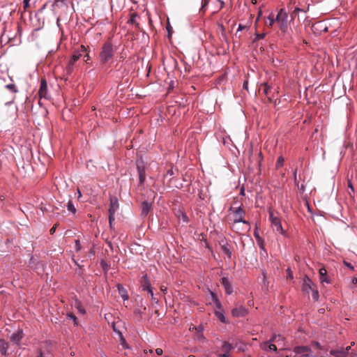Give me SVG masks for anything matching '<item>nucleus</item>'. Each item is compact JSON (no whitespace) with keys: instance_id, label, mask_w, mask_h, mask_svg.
<instances>
[{"instance_id":"f257e3e1","label":"nucleus","mask_w":357,"mask_h":357,"mask_svg":"<svg viewBox=\"0 0 357 357\" xmlns=\"http://www.w3.org/2000/svg\"><path fill=\"white\" fill-rule=\"evenodd\" d=\"M115 49L110 41L105 42L99 53V59L101 63L105 64L110 61L114 54Z\"/></svg>"},{"instance_id":"f03ea898","label":"nucleus","mask_w":357,"mask_h":357,"mask_svg":"<svg viewBox=\"0 0 357 357\" xmlns=\"http://www.w3.org/2000/svg\"><path fill=\"white\" fill-rule=\"evenodd\" d=\"M275 22L281 32L284 35L286 34L288 30V15L283 9H280L278 13Z\"/></svg>"},{"instance_id":"7ed1b4c3","label":"nucleus","mask_w":357,"mask_h":357,"mask_svg":"<svg viewBox=\"0 0 357 357\" xmlns=\"http://www.w3.org/2000/svg\"><path fill=\"white\" fill-rule=\"evenodd\" d=\"M229 211H232L233 221L234 224L243 222L248 226V230L250 229V223L244 220L245 213L241 206H238L237 208L231 207Z\"/></svg>"},{"instance_id":"20e7f679","label":"nucleus","mask_w":357,"mask_h":357,"mask_svg":"<svg viewBox=\"0 0 357 357\" xmlns=\"http://www.w3.org/2000/svg\"><path fill=\"white\" fill-rule=\"evenodd\" d=\"M269 219L271 222V225L273 227V229L276 231L280 233L284 237H287L288 234L286 230H284L282 226L280 219L275 215V213L273 211H269Z\"/></svg>"},{"instance_id":"39448f33","label":"nucleus","mask_w":357,"mask_h":357,"mask_svg":"<svg viewBox=\"0 0 357 357\" xmlns=\"http://www.w3.org/2000/svg\"><path fill=\"white\" fill-rule=\"evenodd\" d=\"M311 351V349L307 346H298L294 348V352L296 355H301L304 357L310 356Z\"/></svg>"},{"instance_id":"423d86ee","label":"nucleus","mask_w":357,"mask_h":357,"mask_svg":"<svg viewBox=\"0 0 357 357\" xmlns=\"http://www.w3.org/2000/svg\"><path fill=\"white\" fill-rule=\"evenodd\" d=\"M38 95L40 98L48 99L50 98L47 93V84L45 79H41L40 85L38 90Z\"/></svg>"},{"instance_id":"0eeeda50","label":"nucleus","mask_w":357,"mask_h":357,"mask_svg":"<svg viewBox=\"0 0 357 357\" xmlns=\"http://www.w3.org/2000/svg\"><path fill=\"white\" fill-rule=\"evenodd\" d=\"M314 285L313 282L307 276H305L303 279L302 289L305 293L310 294L314 289Z\"/></svg>"},{"instance_id":"6e6552de","label":"nucleus","mask_w":357,"mask_h":357,"mask_svg":"<svg viewBox=\"0 0 357 357\" xmlns=\"http://www.w3.org/2000/svg\"><path fill=\"white\" fill-rule=\"evenodd\" d=\"M350 349L351 346H348L345 349L340 348L337 349H332L330 354L335 357H346Z\"/></svg>"},{"instance_id":"1a4fd4ad","label":"nucleus","mask_w":357,"mask_h":357,"mask_svg":"<svg viewBox=\"0 0 357 357\" xmlns=\"http://www.w3.org/2000/svg\"><path fill=\"white\" fill-rule=\"evenodd\" d=\"M119 208V202L118 199L116 197H111L109 199V213L112 215H115L116 212Z\"/></svg>"},{"instance_id":"9d476101","label":"nucleus","mask_w":357,"mask_h":357,"mask_svg":"<svg viewBox=\"0 0 357 357\" xmlns=\"http://www.w3.org/2000/svg\"><path fill=\"white\" fill-rule=\"evenodd\" d=\"M247 313V309L242 305L236 307L231 310L232 315L236 317H244Z\"/></svg>"},{"instance_id":"9b49d317","label":"nucleus","mask_w":357,"mask_h":357,"mask_svg":"<svg viewBox=\"0 0 357 357\" xmlns=\"http://www.w3.org/2000/svg\"><path fill=\"white\" fill-rule=\"evenodd\" d=\"M23 337H24L23 331L22 329H19V330H17V331L16 333H14L10 336V340L13 342H14L17 344H19Z\"/></svg>"},{"instance_id":"f8f14e48","label":"nucleus","mask_w":357,"mask_h":357,"mask_svg":"<svg viewBox=\"0 0 357 357\" xmlns=\"http://www.w3.org/2000/svg\"><path fill=\"white\" fill-rule=\"evenodd\" d=\"M270 342L278 344V346L282 347H284V337L281 335L273 334L270 339Z\"/></svg>"},{"instance_id":"ddd939ff","label":"nucleus","mask_w":357,"mask_h":357,"mask_svg":"<svg viewBox=\"0 0 357 357\" xmlns=\"http://www.w3.org/2000/svg\"><path fill=\"white\" fill-rule=\"evenodd\" d=\"M221 283L223 285L225 292L227 294H231L233 291L232 287L227 278H222L221 279Z\"/></svg>"},{"instance_id":"4468645a","label":"nucleus","mask_w":357,"mask_h":357,"mask_svg":"<svg viewBox=\"0 0 357 357\" xmlns=\"http://www.w3.org/2000/svg\"><path fill=\"white\" fill-rule=\"evenodd\" d=\"M141 215L144 217H146L151 208V203L148 202L147 201L143 202L141 205Z\"/></svg>"},{"instance_id":"2eb2a0df","label":"nucleus","mask_w":357,"mask_h":357,"mask_svg":"<svg viewBox=\"0 0 357 357\" xmlns=\"http://www.w3.org/2000/svg\"><path fill=\"white\" fill-rule=\"evenodd\" d=\"M137 170L139 174V182L141 184H142L146 179V173L144 167L137 165Z\"/></svg>"},{"instance_id":"dca6fc26","label":"nucleus","mask_w":357,"mask_h":357,"mask_svg":"<svg viewBox=\"0 0 357 357\" xmlns=\"http://www.w3.org/2000/svg\"><path fill=\"white\" fill-rule=\"evenodd\" d=\"M8 343L3 340H0V352L3 356L7 355Z\"/></svg>"},{"instance_id":"f3484780","label":"nucleus","mask_w":357,"mask_h":357,"mask_svg":"<svg viewBox=\"0 0 357 357\" xmlns=\"http://www.w3.org/2000/svg\"><path fill=\"white\" fill-rule=\"evenodd\" d=\"M75 61H73V60L70 59V61H68V66H66V68L65 69V72L67 75H71L72 73L73 72L74 68H75Z\"/></svg>"},{"instance_id":"a211bd4d","label":"nucleus","mask_w":357,"mask_h":357,"mask_svg":"<svg viewBox=\"0 0 357 357\" xmlns=\"http://www.w3.org/2000/svg\"><path fill=\"white\" fill-rule=\"evenodd\" d=\"M138 15L136 13H133L131 14L130 18L128 20V23L135 25L136 28L139 29V24L137 22V18H138Z\"/></svg>"},{"instance_id":"6ab92c4d","label":"nucleus","mask_w":357,"mask_h":357,"mask_svg":"<svg viewBox=\"0 0 357 357\" xmlns=\"http://www.w3.org/2000/svg\"><path fill=\"white\" fill-rule=\"evenodd\" d=\"M232 349V345L227 342H224L221 347V349L224 354H229Z\"/></svg>"},{"instance_id":"aec40b11","label":"nucleus","mask_w":357,"mask_h":357,"mask_svg":"<svg viewBox=\"0 0 357 357\" xmlns=\"http://www.w3.org/2000/svg\"><path fill=\"white\" fill-rule=\"evenodd\" d=\"M271 90V87L270 86L268 85L267 83H264L262 84L261 86H260V88H259V92L260 91H262V93L268 96V93H269V91Z\"/></svg>"},{"instance_id":"412c9836","label":"nucleus","mask_w":357,"mask_h":357,"mask_svg":"<svg viewBox=\"0 0 357 357\" xmlns=\"http://www.w3.org/2000/svg\"><path fill=\"white\" fill-rule=\"evenodd\" d=\"M221 249H222V252L228 257L229 259L231 258L232 254H231L230 249L228 247L227 243L222 244Z\"/></svg>"},{"instance_id":"4be33fe9","label":"nucleus","mask_w":357,"mask_h":357,"mask_svg":"<svg viewBox=\"0 0 357 357\" xmlns=\"http://www.w3.org/2000/svg\"><path fill=\"white\" fill-rule=\"evenodd\" d=\"M275 22H276L275 18L274 17V15L273 13H271L268 16V20H267V21H266L265 24L267 26L272 27Z\"/></svg>"},{"instance_id":"5701e85b","label":"nucleus","mask_w":357,"mask_h":357,"mask_svg":"<svg viewBox=\"0 0 357 357\" xmlns=\"http://www.w3.org/2000/svg\"><path fill=\"white\" fill-rule=\"evenodd\" d=\"M118 289H119V294H121V296L123 298V300H127L128 298V296L127 295L126 290L120 284H118Z\"/></svg>"},{"instance_id":"b1692460","label":"nucleus","mask_w":357,"mask_h":357,"mask_svg":"<svg viewBox=\"0 0 357 357\" xmlns=\"http://www.w3.org/2000/svg\"><path fill=\"white\" fill-rule=\"evenodd\" d=\"M211 295L212 296V298H213V301L215 303L216 307L218 308V309H221L222 305H221L220 301L218 299L215 294L213 293V291H211Z\"/></svg>"},{"instance_id":"393cba45","label":"nucleus","mask_w":357,"mask_h":357,"mask_svg":"<svg viewBox=\"0 0 357 357\" xmlns=\"http://www.w3.org/2000/svg\"><path fill=\"white\" fill-rule=\"evenodd\" d=\"M6 88L14 93H16L18 92V90L15 84H7V85H6Z\"/></svg>"},{"instance_id":"a878e982","label":"nucleus","mask_w":357,"mask_h":357,"mask_svg":"<svg viewBox=\"0 0 357 357\" xmlns=\"http://www.w3.org/2000/svg\"><path fill=\"white\" fill-rule=\"evenodd\" d=\"M75 307L77 309V310L82 313V314H85L86 311L84 310V308L83 307V306L82 305L81 303L79 302V301H76L75 303Z\"/></svg>"},{"instance_id":"bb28decb","label":"nucleus","mask_w":357,"mask_h":357,"mask_svg":"<svg viewBox=\"0 0 357 357\" xmlns=\"http://www.w3.org/2000/svg\"><path fill=\"white\" fill-rule=\"evenodd\" d=\"M215 316L218 317V319L222 323H225L226 322V320H225V316L223 315V314L220 312H218V311H215Z\"/></svg>"},{"instance_id":"cd10ccee","label":"nucleus","mask_w":357,"mask_h":357,"mask_svg":"<svg viewBox=\"0 0 357 357\" xmlns=\"http://www.w3.org/2000/svg\"><path fill=\"white\" fill-rule=\"evenodd\" d=\"M67 207H68V210L73 213H76V208L75 207V206L73 205L72 201H69L68 202V205H67Z\"/></svg>"},{"instance_id":"c85d7f7f","label":"nucleus","mask_w":357,"mask_h":357,"mask_svg":"<svg viewBox=\"0 0 357 357\" xmlns=\"http://www.w3.org/2000/svg\"><path fill=\"white\" fill-rule=\"evenodd\" d=\"M82 56V53H77V51H75L73 56H72V58L70 59L71 60H73V61H77L79 59V58Z\"/></svg>"},{"instance_id":"c756f323","label":"nucleus","mask_w":357,"mask_h":357,"mask_svg":"<svg viewBox=\"0 0 357 357\" xmlns=\"http://www.w3.org/2000/svg\"><path fill=\"white\" fill-rule=\"evenodd\" d=\"M284 163V158L282 156H280L278 158L277 162H276V168L279 169L283 165Z\"/></svg>"},{"instance_id":"7c9ffc66","label":"nucleus","mask_w":357,"mask_h":357,"mask_svg":"<svg viewBox=\"0 0 357 357\" xmlns=\"http://www.w3.org/2000/svg\"><path fill=\"white\" fill-rule=\"evenodd\" d=\"M312 298L314 299V301H317L318 299H319V292L317 289H314L312 291Z\"/></svg>"},{"instance_id":"2f4dec72","label":"nucleus","mask_w":357,"mask_h":357,"mask_svg":"<svg viewBox=\"0 0 357 357\" xmlns=\"http://www.w3.org/2000/svg\"><path fill=\"white\" fill-rule=\"evenodd\" d=\"M268 349L269 350H273V351H277V346L275 344H273V342L268 341Z\"/></svg>"},{"instance_id":"473e14b6","label":"nucleus","mask_w":357,"mask_h":357,"mask_svg":"<svg viewBox=\"0 0 357 357\" xmlns=\"http://www.w3.org/2000/svg\"><path fill=\"white\" fill-rule=\"evenodd\" d=\"M319 278L327 275V271L324 267H321L319 270Z\"/></svg>"},{"instance_id":"72a5a7b5","label":"nucleus","mask_w":357,"mask_h":357,"mask_svg":"<svg viewBox=\"0 0 357 357\" xmlns=\"http://www.w3.org/2000/svg\"><path fill=\"white\" fill-rule=\"evenodd\" d=\"M77 53H82V56L83 55L84 53H86L87 52V50H86V48L85 47L84 45H82L79 50H77Z\"/></svg>"},{"instance_id":"f704fd0d","label":"nucleus","mask_w":357,"mask_h":357,"mask_svg":"<svg viewBox=\"0 0 357 357\" xmlns=\"http://www.w3.org/2000/svg\"><path fill=\"white\" fill-rule=\"evenodd\" d=\"M257 243L259 246V248L262 250H264V240L261 238H259V241H257Z\"/></svg>"},{"instance_id":"c9c22d12","label":"nucleus","mask_w":357,"mask_h":357,"mask_svg":"<svg viewBox=\"0 0 357 357\" xmlns=\"http://www.w3.org/2000/svg\"><path fill=\"white\" fill-rule=\"evenodd\" d=\"M67 316H68V317H69L70 319H73V320L74 324H75V325H77V317L75 316V314H73V313H68V314H67Z\"/></svg>"},{"instance_id":"e433bc0d","label":"nucleus","mask_w":357,"mask_h":357,"mask_svg":"<svg viewBox=\"0 0 357 357\" xmlns=\"http://www.w3.org/2000/svg\"><path fill=\"white\" fill-rule=\"evenodd\" d=\"M31 0H24L23 1V8H24V10L26 11L27 10V8L30 6L29 5V1Z\"/></svg>"},{"instance_id":"4c0bfd02","label":"nucleus","mask_w":357,"mask_h":357,"mask_svg":"<svg viewBox=\"0 0 357 357\" xmlns=\"http://www.w3.org/2000/svg\"><path fill=\"white\" fill-rule=\"evenodd\" d=\"M265 35H266V33H257L256 36H255V38L254 40V42L255 40L263 39L265 37Z\"/></svg>"},{"instance_id":"58836bf2","label":"nucleus","mask_w":357,"mask_h":357,"mask_svg":"<svg viewBox=\"0 0 357 357\" xmlns=\"http://www.w3.org/2000/svg\"><path fill=\"white\" fill-rule=\"evenodd\" d=\"M147 291L151 295V298L155 301V298H154V294L153 292L152 288L151 287V285L147 286Z\"/></svg>"},{"instance_id":"ea45409f","label":"nucleus","mask_w":357,"mask_h":357,"mask_svg":"<svg viewBox=\"0 0 357 357\" xmlns=\"http://www.w3.org/2000/svg\"><path fill=\"white\" fill-rule=\"evenodd\" d=\"M75 250L76 251H79L81 250V244L79 240L77 239L75 241Z\"/></svg>"},{"instance_id":"a19ab883","label":"nucleus","mask_w":357,"mask_h":357,"mask_svg":"<svg viewBox=\"0 0 357 357\" xmlns=\"http://www.w3.org/2000/svg\"><path fill=\"white\" fill-rule=\"evenodd\" d=\"M208 1H209V0H202L201 10L204 11V8L208 3Z\"/></svg>"},{"instance_id":"79ce46f5","label":"nucleus","mask_w":357,"mask_h":357,"mask_svg":"<svg viewBox=\"0 0 357 357\" xmlns=\"http://www.w3.org/2000/svg\"><path fill=\"white\" fill-rule=\"evenodd\" d=\"M114 220V215H112L109 213V227L112 228V222Z\"/></svg>"},{"instance_id":"37998d69","label":"nucleus","mask_w":357,"mask_h":357,"mask_svg":"<svg viewBox=\"0 0 357 357\" xmlns=\"http://www.w3.org/2000/svg\"><path fill=\"white\" fill-rule=\"evenodd\" d=\"M301 11H303V9H301V8H296L295 10L293 11L292 14H291V16L292 17H296V15L298 13V12H301Z\"/></svg>"},{"instance_id":"c03bdc74","label":"nucleus","mask_w":357,"mask_h":357,"mask_svg":"<svg viewBox=\"0 0 357 357\" xmlns=\"http://www.w3.org/2000/svg\"><path fill=\"white\" fill-rule=\"evenodd\" d=\"M146 276H144V280H146ZM148 285H150V284L149 283L148 281L145 280L144 283L142 285L143 290L147 291V286Z\"/></svg>"},{"instance_id":"a18cd8bd","label":"nucleus","mask_w":357,"mask_h":357,"mask_svg":"<svg viewBox=\"0 0 357 357\" xmlns=\"http://www.w3.org/2000/svg\"><path fill=\"white\" fill-rule=\"evenodd\" d=\"M268 345V342H265L261 344V347L262 349H264L265 351H268V350H269Z\"/></svg>"},{"instance_id":"49530a36","label":"nucleus","mask_w":357,"mask_h":357,"mask_svg":"<svg viewBox=\"0 0 357 357\" xmlns=\"http://www.w3.org/2000/svg\"><path fill=\"white\" fill-rule=\"evenodd\" d=\"M57 226H58V224H55V225H54V226L50 229V234H52H52H54V232H55V231H56V229Z\"/></svg>"},{"instance_id":"de8ad7c7","label":"nucleus","mask_w":357,"mask_h":357,"mask_svg":"<svg viewBox=\"0 0 357 357\" xmlns=\"http://www.w3.org/2000/svg\"><path fill=\"white\" fill-rule=\"evenodd\" d=\"M248 29V26L239 24L238 27V31Z\"/></svg>"},{"instance_id":"09e8293b","label":"nucleus","mask_w":357,"mask_h":357,"mask_svg":"<svg viewBox=\"0 0 357 357\" xmlns=\"http://www.w3.org/2000/svg\"><path fill=\"white\" fill-rule=\"evenodd\" d=\"M84 57L86 59L84 61L86 63H89V61L91 59V57L89 55V53L86 52L84 55Z\"/></svg>"},{"instance_id":"8fccbe9b","label":"nucleus","mask_w":357,"mask_h":357,"mask_svg":"<svg viewBox=\"0 0 357 357\" xmlns=\"http://www.w3.org/2000/svg\"><path fill=\"white\" fill-rule=\"evenodd\" d=\"M312 344L313 346H314L315 347H317V349H321V346L318 342H313Z\"/></svg>"},{"instance_id":"3c124183","label":"nucleus","mask_w":357,"mask_h":357,"mask_svg":"<svg viewBox=\"0 0 357 357\" xmlns=\"http://www.w3.org/2000/svg\"><path fill=\"white\" fill-rule=\"evenodd\" d=\"M155 353H156L158 355L160 356V355H162V354L163 351H162V349H160V348H158V349H155Z\"/></svg>"},{"instance_id":"603ef678","label":"nucleus","mask_w":357,"mask_h":357,"mask_svg":"<svg viewBox=\"0 0 357 357\" xmlns=\"http://www.w3.org/2000/svg\"><path fill=\"white\" fill-rule=\"evenodd\" d=\"M323 282H326V283L329 284V283H331V280H330L329 278L327 276V277H326V278H323L322 283Z\"/></svg>"},{"instance_id":"864d4df0","label":"nucleus","mask_w":357,"mask_h":357,"mask_svg":"<svg viewBox=\"0 0 357 357\" xmlns=\"http://www.w3.org/2000/svg\"><path fill=\"white\" fill-rule=\"evenodd\" d=\"M287 272H288L287 278L291 279V280H292L293 279V275H292V273H291V272L289 268L287 269Z\"/></svg>"},{"instance_id":"5fc2aeb1","label":"nucleus","mask_w":357,"mask_h":357,"mask_svg":"<svg viewBox=\"0 0 357 357\" xmlns=\"http://www.w3.org/2000/svg\"><path fill=\"white\" fill-rule=\"evenodd\" d=\"M135 313L142 318V312L139 310H135Z\"/></svg>"},{"instance_id":"6e6d98bb","label":"nucleus","mask_w":357,"mask_h":357,"mask_svg":"<svg viewBox=\"0 0 357 357\" xmlns=\"http://www.w3.org/2000/svg\"><path fill=\"white\" fill-rule=\"evenodd\" d=\"M167 287H165V286H164V285H162V286L160 287V290H161L162 292H164V293H165V291H167Z\"/></svg>"},{"instance_id":"4d7b16f0","label":"nucleus","mask_w":357,"mask_h":357,"mask_svg":"<svg viewBox=\"0 0 357 357\" xmlns=\"http://www.w3.org/2000/svg\"><path fill=\"white\" fill-rule=\"evenodd\" d=\"M248 80H245L243 83V89H248Z\"/></svg>"},{"instance_id":"13d9d810","label":"nucleus","mask_w":357,"mask_h":357,"mask_svg":"<svg viewBox=\"0 0 357 357\" xmlns=\"http://www.w3.org/2000/svg\"><path fill=\"white\" fill-rule=\"evenodd\" d=\"M171 29H172L171 26H169V24H168V25L167 26V31H168L169 35H171V33H172V32H171Z\"/></svg>"},{"instance_id":"bf43d9fd","label":"nucleus","mask_w":357,"mask_h":357,"mask_svg":"<svg viewBox=\"0 0 357 357\" xmlns=\"http://www.w3.org/2000/svg\"><path fill=\"white\" fill-rule=\"evenodd\" d=\"M229 354H219V357H229Z\"/></svg>"},{"instance_id":"052dcab7","label":"nucleus","mask_w":357,"mask_h":357,"mask_svg":"<svg viewBox=\"0 0 357 357\" xmlns=\"http://www.w3.org/2000/svg\"><path fill=\"white\" fill-rule=\"evenodd\" d=\"M254 235H255V238H256V239H257V241H259V238H261V237L259 236V234H257V233L255 231V234H254Z\"/></svg>"},{"instance_id":"680f3d73","label":"nucleus","mask_w":357,"mask_h":357,"mask_svg":"<svg viewBox=\"0 0 357 357\" xmlns=\"http://www.w3.org/2000/svg\"><path fill=\"white\" fill-rule=\"evenodd\" d=\"M344 264H345L347 267H349V268H351V269H353V268H354V267H353V266H352L349 263H347V262L344 261Z\"/></svg>"},{"instance_id":"e2e57ef3","label":"nucleus","mask_w":357,"mask_h":357,"mask_svg":"<svg viewBox=\"0 0 357 357\" xmlns=\"http://www.w3.org/2000/svg\"><path fill=\"white\" fill-rule=\"evenodd\" d=\"M352 283H353L354 284H357V278H354L352 279Z\"/></svg>"},{"instance_id":"0e129e2a","label":"nucleus","mask_w":357,"mask_h":357,"mask_svg":"<svg viewBox=\"0 0 357 357\" xmlns=\"http://www.w3.org/2000/svg\"><path fill=\"white\" fill-rule=\"evenodd\" d=\"M66 1V0H55V3H59V2H61V3H63V2H65Z\"/></svg>"},{"instance_id":"69168bd1","label":"nucleus","mask_w":357,"mask_h":357,"mask_svg":"<svg viewBox=\"0 0 357 357\" xmlns=\"http://www.w3.org/2000/svg\"><path fill=\"white\" fill-rule=\"evenodd\" d=\"M261 15V11H259V14H258V16L257 17V20H256V23L257 22V21L259 20V17H260V15Z\"/></svg>"},{"instance_id":"338daca9","label":"nucleus","mask_w":357,"mask_h":357,"mask_svg":"<svg viewBox=\"0 0 357 357\" xmlns=\"http://www.w3.org/2000/svg\"><path fill=\"white\" fill-rule=\"evenodd\" d=\"M196 330H197L199 332H202V328L201 326H199L198 328H195Z\"/></svg>"},{"instance_id":"774afa93","label":"nucleus","mask_w":357,"mask_h":357,"mask_svg":"<svg viewBox=\"0 0 357 357\" xmlns=\"http://www.w3.org/2000/svg\"><path fill=\"white\" fill-rule=\"evenodd\" d=\"M167 174H169V175H172L173 174V171L172 169H169L167 171Z\"/></svg>"}]
</instances>
